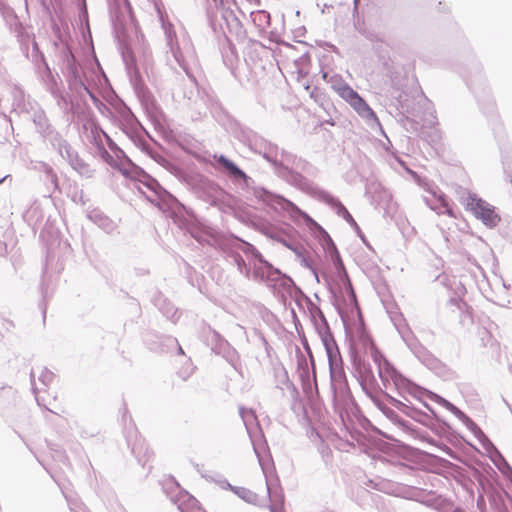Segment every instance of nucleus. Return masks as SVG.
I'll return each instance as SVG.
<instances>
[{"mask_svg":"<svg viewBox=\"0 0 512 512\" xmlns=\"http://www.w3.org/2000/svg\"><path fill=\"white\" fill-rule=\"evenodd\" d=\"M355 28L364 37H366V34L371 31L364 24H360L359 22L355 23Z\"/></svg>","mask_w":512,"mask_h":512,"instance_id":"56","label":"nucleus"},{"mask_svg":"<svg viewBox=\"0 0 512 512\" xmlns=\"http://www.w3.org/2000/svg\"><path fill=\"white\" fill-rule=\"evenodd\" d=\"M365 38L371 42L373 49L377 53L381 52L382 46L384 45V41L377 32L371 30L369 33L366 34Z\"/></svg>","mask_w":512,"mask_h":512,"instance_id":"45","label":"nucleus"},{"mask_svg":"<svg viewBox=\"0 0 512 512\" xmlns=\"http://www.w3.org/2000/svg\"><path fill=\"white\" fill-rule=\"evenodd\" d=\"M220 486L222 488L231 489L239 498H241L242 500H244L245 502H247L249 504H254V505L259 504L258 495L255 492H253L247 488L233 487L227 480H222L220 482Z\"/></svg>","mask_w":512,"mask_h":512,"instance_id":"30","label":"nucleus"},{"mask_svg":"<svg viewBox=\"0 0 512 512\" xmlns=\"http://www.w3.org/2000/svg\"><path fill=\"white\" fill-rule=\"evenodd\" d=\"M272 167L274 173L279 178L311 197L320 188L299 172L301 171L315 177L318 174V169L305 159L291 152L278 151V156H276V161L273 162Z\"/></svg>","mask_w":512,"mask_h":512,"instance_id":"2","label":"nucleus"},{"mask_svg":"<svg viewBox=\"0 0 512 512\" xmlns=\"http://www.w3.org/2000/svg\"><path fill=\"white\" fill-rule=\"evenodd\" d=\"M461 422L474 434L486 449H488V447L494 448L491 441L472 419L466 416Z\"/></svg>","mask_w":512,"mask_h":512,"instance_id":"34","label":"nucleus"},{"mask_svg":"<svg viewBox=\"0 0 512 512\" xmlns=\"http://www.w3.org/2000/svg\"><path fill=\"white\" fill-rule=\"evenodd\" d=\"M99 151H100V155H101L102 159L107 164H109L112 167L117 166V163H116V160L114 159V157L111 154H109L108 151L103 146L99 147Z\"/></svg>","mask_w":512,"mask_h":512,"instance_id":"51","label":"nucleus"},{"mask_svg":"<svg viewBox=\"0 0 512 512\" xmlns=\"http://www.w3.org/2000/svg\"><path fill=\"white\" fill-rule=\"evenodd\" d=\"M461 422L474 434L486 449H488V447L494 448L491 441L472 419L466 416Z\"/></svg>","mask_w":512,"mask_h":512,"instance_id":"32","label":"nucleus"},{"mask_svg":"<svg viewBox=\"0 0 512 512\" xmlns=\"http://www.w3.org/2000/svg\"><path fill=\"white\" fill-rule=\"evenodd\" d=\"M139 182L153 194L154 197L148 196V199L152 203L158 205L159 201L165 204H171L173 202H176L174 196H172L166 189H164L155 178H153L143 170H141V173L139 175Z\"/></svg>","mask_w":512,"mask_h":512,"instance_id":"19","label":"nucleus"},{"mask_svg":"<svg viewBox=\"0 0 512 512\" xmlns=\"http://www.w3.org/2000/svg\"><path fill=\"white\" fill-rule=\"evenodd\" d=\"M483 333L488 337L487 342H485V337H484V336H482V338H481V339H482V341L484 342V345H485V346H491V347H492V346H493V342H494V340L492 339V337H491L490 333H489L487 330H484V331H483Z\"/></svg>","mask_w":512,"mask_h":512,"instance_id":"60","label":"nucleus"},{"mask_svg":"<svg viewBox=\"0 0 512 512\" xmlns=\"http://www.w3.org/2000/svg\"><path fill=\"white\" fill-rule=\"evenodd\" d=\"M214 159L221 172L225 173L227 177L242 190L252 193V195L262 204L276 212H285L293 219H296L299 216L308 217L290 200L279 194L273 193L264 187L256 186L255 181L235 162L225 155H214Z\"/></svg>","mask_w":512,"mask_h":512,"instance_id":"1","label":"nucleus"},{"mask_svg":"<svg viewBox=\"0 0 512 512\" xmlns=\"http://www.w3.org/2000/svg\"><path fill=\"white\" fill-rule=\"evenodd\" d=\"M125 437L132 454L143 467H146L153 453L149 449L146 441L138 436L137 429L133 424L125 427Z\"/></svg>","mask_w":512,"mask_h":512,"instance_id":"18","label":"nucleus"},{"mask_svg":"<svg viewBox=\"0 0 512 512\" xmlns=\"http://www.w3.org/2000/svg\"><path fill=\"white\" fill-rule=\"evenodd\" d=\"M371 354L384 388L389 389L390 386H393L402 396L407 393L416 398L421 394L420 388L400 374L380 351L373 348Z\"/></svg>","mask_w":512,"mask_h":512,"instance_id":"4","label":"nucleus"},{"mask_svg":"<svg viewBox=\"0 0 512 512\" xmlns=\"http://www.w3.org/2000/svg\"><path fill=\"white\" fill-rule=\"evenodd\" d=\"M266 486H267V494L272 502V504L270 506V510H271V512H275V508L277 506L281 507L283 505L284 496L281 491L272 490V488L268 484V482H266Z\"/></svg>","mask_w":512,"mask_h":512,"instance_id":"42","label":"nucleus"},{"mask_svg":"<svg viewBox=\"0 0 512 512\" xmlns=\"http://www.w3.org/2000/svg\"><path fill=\"white\" fill-rule=\"evenodd\" d=\"M369 398L372 400L375 406L387 417V419L390 420L391 423L396 426V428L400 432L406 433L409 431L408 422L400 418V416L393 409L387 407L379 399L378 392L375 393L373 396H370Z\"/></svg>","mask_w":512,"mask_h":512,"instance_id":"23","label":"nucleus"},{"mask_svg":"<svg viewBox=\"0 0 512 512\" xmlns=\"http://www.w3.org/2000/svg\"><path fill=\"white\" fill-rule=\"evenodd\" d=\"M457 72L465 80L467 86L476 95L478 100L480 99V93L490 98L482 65L476 59L470 60L465 66L459 68Z\"/></svg>","mask_w":512,"mask_h":512,"instance_id":"9","label":"nucleus"},{"mask_svg":"<svg viewBox=\"0 0 512 512\" xmlns=\"http://www.w3.org/2000/svg\"><path fill=\"white\" fill-rule=\"evenodd\" d=\"M349 105L362 119L365 120L368 126H370L371 128L381 127V124L375 112L370 108V106L360 95H358L356 99H354Z\"/></svg>","mask_w":512,"mask_h":512,"instance_id":"22","label":"nucleus"},{"mask_svg":"<svg viewBox=\"0 0 512 512\" xmlns=\"http://www.w3.org/2000/svg\"><path fill=\"white\" fill-rule=\"evenodd\" d=\"M402 340L405 342L415 357L427 368L434 370L440 365V361L434 357L416 338L414 333L406 324H401L402 316L391 318Z\"/></svg>","mask_w":512,"mask_h":512,"instance_id":"6","label":"nucleus"},{"mask_svg":"<svg viewBox=\"0 0 512 512\" xmlns=\"http://www.w3.org/2000/svg\"><path fill=\"white\" fill-rule=\"evenodd\" d=\"M312 197L330 206L335 210L339 217H342L344 220H346L356 231H360L358 224L346 209V207L339 201V199L331 195L328 191L319 188L316 190Z\"/></svg>","mask_w":512,"mask_h":512,"instance_id":"20","label":"nucleus"},{"mask_svg":"<svg viewBox=\"0 0 512 512\" xmlns=\"http://www.w3.org/2000/svg\"><path fill=\"white\" fill-rule=\"evenodd\" d=\"M3 13L7 23H9L10 26L15 25L16 27H21V24L19 23L18 18L12 9L7 8Z\"/></svg>","mask_w":512,"mask_h":512,"instance_id":"48","label":"nucleus"},{"mask_svg":"<svg viewBox=\"0 0 512 512\" xmlns=\"http://www.w3.org/2000/svg\"><path fill=\"white\" fill-rule=\"evenodd\" d=\"M65 159L71 168L75 170L81 177L91 178L94 174V169L81 159L78 153L72 148L62 157Z\"/></svg>","mask_w":512,"mask_h":512,"instance_id":"24","label":"nucleus"},{"mask_svg":"<svg viewBox=\"0 0 512 512\" xmlns=\"http://www.w3.org/2000/svg\"><path fill=\"white\" fill-rule=\"evenodd\" d=\"M54 97L56 98L57 104L60 108H66V106H67L66 97L59 90H57V95Z\"/></svg>","mask_w":512,"mask_h":512,"instance_id":"55","label":"nucleus"},{"mask_svg":"<svg viewBox=\"0 0 512 512\" xmlns=\"http://www.w3.org/2000/svg\"><path fill=\"white\" fill-rule=\"evenodd\" d=\"M398 107L401 108L404 112L410 113V105L408 103V100L403 98L402 94H399L398 97H396Z\"/></svg>","mask_w":512,"mask_h":512,"instance_id":"52","label":"nucleus"},{"mask_svg":"<svg viewBox=\"0 0 512 512\" xmlns=\"http://www.w3.org/2000/svg\"><path fill=\"white\" fill-rule=\"evenodd\" d=\"M162 487L164 493L169 497L172 503H174L176 506L179 504L180 501H182L184 498H182V494L188 493L187 491L183 490L180 485L177 483V481L172 478L168 477L163 480Z\"/></svg>","mask_w":512,"mask_h":512,"instance_id":"28","label":"nucleus"},{"mask_svg":"<svg viewBox=\"0 0 512 512\" xmlns=\"http://www.w3.org/2000/svg\"><path fill=\"white\" fill-rule=\"evenodd\" d=\"M164 335H158L154 333H149L145 337V343L148 348L157 353H167L168 348L165 346V342L163 341Z\"/></svg>","mask_w":512,"mask_h":512,"instance_id":"38","label":"nucleus"},{"mask_svg":"<svg viewBox=\"0 0 512 512\" xmlns=\"http://www.w3.org/2000/svg\"><path fill=\"white\" fill-rule=\"evenodd\" d=\"M107 140L109 149L115 154L116 158H127L124 151L120 149L117 144L104 132H102Z\"/></svg>","mask_w":512,"mask_h":512,"instance_id":"46","label":"nucleus"},{"mask_svg":"<svg viewBox=\"0 0 512 512\" xmlns=\"http://www.w3.org/2000/svg\"><path fill=\"white\" fill-rule=\"evenodd\" d=\"M246 246H253L252 244L237 238L233 237L231 239H228L223 244V252L225 254L226 260L237 267V270L240 274H242L246 279L251 278V269L247 267L245 260L243 259L241 253H243L247 259L251 262L252 252L248 251Z\"/></svg>","mask_w":512,"mask_h":512,"instance_id":"7","label":"nucleus"},{"mask_svg":"<svg viewBox=\"0 0 512 512\" xmlns=\"http://www.w3.org/2000/svg\"><path fill=\"white\" fill-rule=\"evenodd\" d=\"M55 148L61 157H63L72 146L63 138V136L53 127L42 136Z\"/></svg>","mask_w":512,"mask_h":512,"instance_id":"27","label":"nucleus"},{"mask_svg":"<svg viewBox=\"0 0 512 512\" xmlns=\"http://www.w3.org/2000/svg\"><path fill=\"white\" fill-rule=\"evenodd\" d=\"M418 184L423 187L427 192L431 193L432 197H424L426 205L437 214H447L450 217H456L449 201L444 193L434 187L428 180L420 179L418 177Z\"/></svg>","mask_w":512,"mask_h":512,"instance_id":"16","label":"nucleus"},{"mask_svg":"<svg viewBox=\"0 0 512 512\" xmlns=\"http://www.w3.org/2000/svg\"><path fill=\"white\" fill-rule=\"evenodd\" d=\"M41 294H42V297L43 299L45 300L48 295H49V292H48V286L45 284V282H43L41 284Z\"/></svg>","mask_w":512,"mask_h":512,"instance_id":"62","label":"nucleus"},{"mask_svg":"<svg viewBox=\"0 0 512 512\" xmlns=\"http://www.w3.org/2000/svg\"><path fill=\"white\" fill-rule=\"evenodd\" d=\"M7 252V244L0 239V255H4Z\"/></svg>","mask_w":512,"mask_h":512,"instance_id":"63","label":"nucleus"},{"mask_svg":"<svg viewBox=\"0 0 512 512\" xmlns=\"http://www.w3.org/2000/svg\"><path fill=\"white\" fill-rule=\"evenodd\" d=\"M424 122H426L429 126H432L436 123V116H435V111L432 110L430 112H428V117L427 118H424L423 119Z\"/></svg>","mask_w":512,"mask_h":512,"instance_id":"57","label":"nucleus"},{"mask_svg":"<svg viewBox=\"0 0 512 512\" xmlns=\"http://www.w3.org/2000/svg\"><path fill=\"white\" fill-rule=\"evenodd\" d=\"M220 354L223 355V357L227 360L228 363L231 364V366L235 370H238L239 355H238L237 351L230 346L229 343H228V347L227 348H223V350H222V352Z\"/></svg>","mask_w":512,"mask_h":512,"instance_id":"44","label":"nucleus"},{"mask_svg":"<svg viewBox=\"0 0 512 512\" xmlns=\"http://www.w3.org/2000/svg\"><path fill=\"white\" fill-rule=\"evenodd\" d=\"M41 60L43 62V71L41 73H42V78L45 82L46 88L53 96H56L57 90H59L57 87V81H56L55 77L53 76L48 64L45 62L44 56L42 54H41Z\"/></svg>","mask_w":512,"mask_h":512,"instance_id":"39","label":"nucleus"},{"mask_svg":"<svg viewBox=\"0 0 512 512\" xmlns=\"http://www.w3.org/2000/svg\"><path fill=\"white\" fill-rule=\"evenodd\" d=\"M55 374L46 367L32 369L30 372V381L32 391L39 406L45 407L48 411L55 413L47 404L45 397L41 395L54 381Z\"/></svg>","mask_w":512,"mask_h":512,"instance_id":"13","label":"nucleus"},{"mask_svg":"<svg viewBox=\"0 0 512 512\" xmlns=\"http://www.w3.org/2000/svg\"><path fill=\"white\" fill-rule=\"evenodd\" d=\"M440 403L446 408L448 409L450 412H452L453 410H455L457 407L455 405H453L451 402H449L448 400L444 399V398H441L440 397Z\"/></svg>","mask_w":512,"mask_h":512,"instance_id":"58","label":"nucleus"},{"mask_svg":"<svg viewBox=\"0 0 512 512\" xmlns=\"http://www.w3.org/2000/svg\"><path fill=\"white\" fill-rule=\"evenodd\" d=\"M211 1L213 2V4L216 7L222 8V9H225L230 2V0H211Z\"/></svg>","mask_w":512,"mask_h":512,"instance_id":"59","label":"nucleus"},{"mask_svg":"<svg viewBox=\"0 0 512 512\" xmlns=\"http://www.w3.org/2000/svg\"><path fill=\"white\" fill-rule=\"evenodd\" d=\"M33 123L35 124L37 131L43 136L47 131L52 128L44 110L38 109L33 114Z\"/></svg>","mask_w":512,"mask_h":512,"instance_id":"40","label":"nucleus"},{"mask_svg":"<svg viewBox=\"0 0 512 512\" xmlns=\"http://www.w3.org/2000/svg\"><path fill=\"white\" fill-rule=\"evenodd\" d=\"M79 18L81 21H88V11L85 0H80L79 4Z\"/></svg>","mask_w":512,"mask_h":512,"instance_id":"53","label":"nucleus"},{"mask_svg":"<svg viewBox=\"0 0 512 512\" xmlns=\"http://www.w3.org/2000/svg\"><path fill=\"white\" fill-rule=\"evenodd\" d=\"M251 17L253 22L261 29H265L270 25V14L265 10L252 12Z\"/></svg>","mask_w":512,"mask_h":512,"instance_id":"43","label":"nucleus"},{"mask_svg":"<svg viewBox=\"0 0 512 512\" xmlns=\"http://www.w3.org/2000/svg\"><path fill=\"white\" fill-rule=\"evenodd\" d=\"M351 372L357 379L362 391L368 396L377 393L378 384L372 368L354 349L350 350Z\"/></svg>","mask_w":512,"mask_h":512,"instance_id":"8","label":"nucleus"},{"mask_svg":"<svg viewBox=\"0 0 512 512\" xmlns=\"http://www.w3.org/2000/svg\"><path fill=\"white\" fill-rule=\"evenodd\" d=\"M461 422L474 434L486 449H488V447L494 448L491 441L472 419L466 416Z\"/></svg>","mask_w":512,"mask_h":512,"instance_id":"33","label":"nucleus"},{"mask_svg":"<svg viewBox=\"0 0 512 512\" xmlns=\"http://www.w3.org/2000/svg\"><path fill=\"white\" fill-rule=\"evenodd\" d=\"M161 27L163 29L166 46L168 50L167 62L174 67L178 65L195 84L196 79L193 76L190 68V62L194 60V52L188 41L183 40L182 44L179 43L174 25L169 21L167 15L161 10L158 4L155 5Z\"/></svg>","mask_w":512,"mask_h":512,"instance_id":"3","label":"nucleus"},{"mask_svg":"<svg viewBox=\"0 0 512 512\" xmlns=\"http://www.w3.org/2000/svg\"><path fill=\"white\" fill-rule=\"evenodd\" d=\"M182 501L177 505L180 512H206L203 510L196 498L189 493L182 494Z\"/></svg>","mask_w":512,"mask_h":512,"instance_id":"37","label":"nucleus"},{"mask_svg":"<svg viewBox=\"0 0 512 512\" xmlns=\"http://www.w3.org/2000/svg\"><path fill=\"white\" fill-rule=\"evenodd\" d=\"M461 422L474 434L486 449H488V447L494 448L491 441L472 419L466 416Z\"/></svg>","mask_w":512,"mask_h":512,"instance_id":"35","label":"nucleus"},{"mask_svg":"<svg viewBox=\"0 0 512 512\" xmlns=\"http://www.w3.org/2000/svg\"><path fill=\"white\" fill-rule=\"evenodd\" d=\"M66 498H67V501L69 503L70 510L72 512H81L82 510H84L83 509L84 505L82 503H78L76 501H73L72 499L68 498L67 496H66Z\"/></svg>","mask_w":512,"mask_h":512,"instance_id":"54","label":"nucleus"},{"mask_svg":"<svg viewBox=\"0 0 512 512\" xmlns=\"http://www.w3.org/2000/svg\"><path fill=\"white\" fill-rule=\"evenodd\" d=\"M194 372V367L192 365L191 362H187L183 368H181L179 371H178V375L180 378H182L183 380H186L188 379L192 373Z\"/></svg>","mask_w":512,"mask_h":512,"instance_id":"50","label":"nucleus"},{"mask_svg":"<svg viewBox=\"0 0 512 512\" xmlns=\"http://www.w3.org/2000/svg\"><path fill=\"white\" fill-rule=\"evenodd\" d=\"M452 413L460 420L462 421L467 415L462 412L459 408H456L452 411Z\"/></svg>","mask_w":512,"mask_h":512,"instance_id":"61","label":"nucleus"},{"mask_svg":"<svg viewBox=\"0 0 512 512\" xmlns=\"http://www.w3.org/2000/svg\"><path fill=\"white\" fill-rule=\"evenodd\" d=\"M163 341L165 342V346L168 348V352L174 348L177 349L179 355H184V351L182 347L179 345L178 341L174 337H163Z\"/></svg>","mask_w":512,"mask_h":512,"instance_id":"47","label":"nucleus"},{"mask_svg":"<svg viewBox=\"0 0 512 512\" xmlns=\"http://www.w3.org/2000/svg\"><path fill=\"white\" fill-rule=\"evenodd\" d=\"M461 422L474 434L486 449H488V447L494 448L491 441L472 419L466 416Z\"/></svg>","mask_w":512,"mask_h":512,"instance_id":"31","label":"nucleus"},{"mask_svg":"<svg viewBox=\"0 0 512 512\" xmlns=\"http://www.w3.org/2000/svg\"><path fill=\"white\" fill-rule=\"evenodd\" d=\"M467 207L476 218L480 219L483 224L489 228L495 227L500 221V217L495 212V208L488 202L479 198L476 194L468 195Z\"/></svg>","mask_w":512,"mask_h":512,"instance_id":"14","label":"nucleus"},{"mask_svg":"<svg viewBox=\"0 0 512 512\" xmlns=\"http://www.w3.org/2000/svg\"><path fill=\"white\" fill-rule=\"evenodd\" d=\"M87 218L107 234L116 232L118 228L117 223L99 209L88 211Z\"/></svg>","mask_w":512,"mask_h":512,"instance_id":"25","label":"nucleus"},{"mask_svg":"<svg viewBox=\"0 0 512 512\" xmlns=\"http://www.w3.org/2000/svg\"><path fill=\"white\" fill-rule=\"evenodd\" d=\"M208 340L211 342V348L215 353H221L223 348L228 347V341L225 340L217 331L210 330Z\"/></svg>","mask_w":512,"mask_h":512,"instance_id":"41","label":"nucleus"},{"mask_svg":"<svg viewBox=\"0 0 512 512\" xmlns=\"http://www.w3.org/2000/svg\"><path fill=\"white\" fill-rule=\"evenodd\" d=\"M7 181H9V182L12 181V177L9 174L5 175L4 177H2L0 179V185L3 184V183H6Z\"/></svg>","mask_w":512,"mask_h":512,"instance_id":"64","label":"nucleus"},{"mask_svg":"<svg viewBox=\"0 0 512 512\" xmlns=\"http://www.w3.org/2000/svg\"><path fill=\"white\" fill-rule=\"evenodd\" d=\"M329 370H330V379H331V387L333 391L336 393L344 392L348 390L346 375L342 366V359L339 353L338 347L332 348L331 351L326 350Z\"/></svg>","mask_w":512,"mask_h":512,"instance_id":"15","label":"nucleus"},{"mask_svg":"<svg viewBox=\"0 0 512 512\" xmlns=\"http://www.w3.org/2000/svg\"><path fill=\"white\" fill-rule=\"evenodd\" d=\"M312 314L315 328L321 338L325 351L329 349L331 350L332 348H336L337 344L333 338L332 333L330 332L328 322L323 312L320 310V308L315 307V312H312Z\"/></svg>","mask_w":512,"mask_h":512,"instance_id":"21","label":"nucleus"},{"mask_svg":"<svg viewBox=\"0 0 512 512\" xmlns=\"http://www.w3.org/2000/svg\"><path fill=\"white\" fill-rule=\"evenodd\" d=\"M44 172L48 178V180L51 182V184L54 186V188L58 187V177L56 173L53 171L52 167L44 164Z\"/></svg>","mask_w":512,"mask_h":512,"instance_id":"49","label":"nucleus"},{"mask_svg":"<svg viewBox=\"0 0 512 512\" xmlns=\"http://www.w3.org/2000/svg\"><path fill=\"white\" fill-rule=\"evenodd\" d=\"M331 87L348 104L359 95L350 85L339 77L333 79Z\"/></svg>","mask_w":512,"mask_h":512,"instance_id":"29","label":"nucleus"},{"mask_svg":"<svg viewBox=\"0 0 512 512\" xmlns=\"http://www.w3.org/2000/svg\"><path fill=\"white\" fill-rule=\"evenodd\" d=\"M402 340L405 342L415 357L427 368L434 370L440 365V361L434 357L416 338L414 333L406 324H401L402 316L391 318Z\"/></svg>","mask_w":512,"mask_h":512,"instance_id":"5","label":"nucleus"},{"mask_svg":"<svg viewBox=\"0 0 512 512\" xmlns=\"http://www.w3.org/2000/svg\"><path fill=\"white\" fill-rule=\"evenodd\" d=\"M244 137L250 150L261 155L265 160L271 163V165L276 161V156H278L279 151L277 145L267 141L253 131L246 132Z\"/></svg>","mask_w":512,"mask_h":512,"instance_id":"17","label":"nucleus"},{"mask_svg":"<svg viewBox=\"0 0 512 512\" xmlns=\"http://www.w3.org/2000/svg\"><path fill=\"white\" fill-rule=\"evenodd\" d=\"M63 65V74L68 82L69 88L79 95H82L83 92H85L92 99L96 100L94 93L91 92L84 83L82 69L72 53H68L65 56Z\"/></svg>","mask_w":512,"mask_h":512,"instance_id":"11","label":"nucleus"},{"mask_svg":"<svg viewBox=\"0 0 512 512\" xmlns=\"http://www.w3.org/2000/svg\"><path fill=\"white\" fill-rule=\"evenodd\" d=\"M328 237V247H327V250L330 254V257H331V260L335 266V268L337 269L340 277H344L346 282H347V285H348V288L350 290V294H351V297L355 300V293L352 289V285L348 279V275L346 273V270H345V267H344V264H343V261L340 257V254L335 246V244L333 243L332 239L327 235Z\"/></svg>","mask_w":512,"mask_h":512,"instance_id":"26","label":"nucleus"},{"mask_svg":"<svg viewBox=\"0 0 512 512\" xmlns=\"http://www.w3.org/2000/svg\"><path fill=\"white\" fill-rule=\"evenodd\" d=\"M155 306L158 307L160 312L168 319L172 321H176L177 319V309L174 305L169 302L167 299L163 298L161 295L155 298Z\"/></svg>","mask_w":512,"mask_h":512,"instance_id":"36","label":"nucleus"},{"mask_svg":"<svg viewBox=\"0 0 512 512\" xmlns=\"http://www.w3.org/2000/svg\"><path fill=\"white\" fill-rule=\"evenodd\" d=\"M248 251L252 252V271L251 278L255 281L275 283L279 280L281 272L279 269L273 267L268 261L264 259L262 254L254 246H246Z\"/></svg>","mask_w":512,"mask_h":512,"instance_id":"10","label":"nucleus"},{"mask_svg":"<svg viewBox=\"0 0 512 512\" xmlns=\"http://www.w3.org/2000/svg\"><path fill=\"white\" fill-rule=\"evenodd\" d=\"M239 414L250 437L254 453L258 458L259 464L262 466V454L266 452L267 446L258 426L255 428V431H253L252 425L256 422V415L252 409L244 407L239 408Z\"/></svg>","mask_w":512,"mask_h":512,"instance_id":"12","label":"nucleus"}]
</instances>
